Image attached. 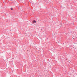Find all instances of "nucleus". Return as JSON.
<instances>
[{"instance_id":"f03ea898","label":"nucleus","mask_w":77,"mask_h":77,"mask_svg":"<svg viewBox=\"0 0 77 77\" xmlns=\"http://www.w3.org/2000/svg\"><path fill=\"white\" fill-rule=\"evenodd\" d=\"M11 10H13V8H11Z\"/></svg>"},{"instance_id":"f257e3e1","label":"nucleus","mask_w":77,"mask_h":77,"mask_svg":"<svg viewBox=\"0 0 77 77\" xmlns=\"http://www.w3.org/2000/svg\"><path fill=\"white\" fill-rule=\"evenodd\" d=\"M33 23H36V20H34L33 21Z\"/></svg>"},{"instance_id":"7ed1b4c3","label":"nucleus","mask_w":77,"mask_h":77,"mask_svg":"<svg viewBox=\"0 0 77 77\" xmlns=\"http://www.w3.org/2000/svg\"><path fill=\"white\" fill-rule=\"evenodd\" d=\"M61 25H62V23H60Z\"/></svg>"}]
</instances>
